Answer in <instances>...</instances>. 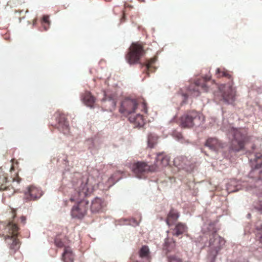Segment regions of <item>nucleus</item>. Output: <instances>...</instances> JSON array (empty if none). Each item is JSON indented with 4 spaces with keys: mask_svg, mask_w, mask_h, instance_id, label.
<instances>
[{
    "mask_svg": "<svg viewBox=\"0 0 262 262\" xmlns=\"http://www.w3.org/2000/svg\"><path fill=\"white\" fill-rule=\"evenodd\" d=\"M80 186L75 189L74 194L70 198L72 202L78 201V203L74 206L71 211V215L73 217L82 218L88 210V201L84 200V198L92 193L98 182L92 176L82 177L79 181Z\"/></svg>",
    "mask_w": 262,
    "mask_h": 262,
    "instance_id": "nucleus-1",
    "label": "nucleus"
},
{
    "mask_svg": "<svg viewBox=\"0 0 262 262\" xmlns=\"http://www.w3.org/2000/svg\"><path fill=\"white\" fill-rule=\"evenodd\" d=\"M145 53L142 43L133 42L125 55V59L129 64L139 63L141 68L145 67V69L143 72H145L148 76L150 73L155 71L156 68L153 65L157 61L158 58L157 56H154L146 60L145 62H140V59L145 54Z\"/></svg>",
    "mask_w": 262,
    "mask_h": 262,
    "instance_id": "nucleus-2",
    "label": "nucleus"
},
{
    "mask_svg": "<svg viewBox=\"0 0 262 262\" xmlns=\"http://www.w3.org/2000/svg\"><path fill=\"white\" fill-rule=\"evenodd\" d=\"M215 76L218 78L225 77L229 80V82L222 85L220 90L222 92L223 100L228 103H232L235 100V91L233 88V82L231 73L225 68H217Z\"/></svg>",
    "mask_w": 262,
    "mask_h": 262,
    "instance_id": "nucleus-3",
    "label": "nucleus"
},
{
    "mask_svg": "<svg viewBox=\"0 0 262 262\" xmlns=\"http://www.w3.org/2000/svg\"><path fill=\"white\" fill-rule=\"evenodd\" d=\"M229 132L233 137L231 142V148L234 151H239L243 149L245 144L250 139V136L248 135V130L246 128L231 127Z\"/></svg>",
    "mask_w": 262,
    "mask_h": 262,
    "instance_id": "nucleus-4",
    "label": "nucleus"
},
{
    "mask_svg": "<svg viewBox=\"0 0 262 262\" xmlns=\"http://www.w3.org/2000/svg\"><path fill=\"white\" fill-rule=\"evenodd\" d=\"M203 116L195 111L185 112L179 119V125L183 128H191L200 125L204 121Z\"/></svg>",
    "mask_w": 262,
    "mask_h": 262,
    "instance_id": "nucleus-5",
    "label": "nucleus"
},
{
    "mask_svg": "<svg viewBox=\"0 0 262 262\" xmlns=\"http://www.w3.org/2000/svg\"><path fill=\"white\" fill-rule=\"evenodd\" d=\"M224 244L225 241L223 238L215 232L212 233L209 240L210 249L208 254V258L210 262L215 261L217 255Z\"/></svg>",
    "mask_w": 262,
    "mask_h": 262,
    "instance_id": "nucleus-6",
    "label": "nucleus"
},
{
    "mask_svg": "<svg viewBox=\"0 0 262 262\" xmlns=\"http://www.w3.org/2000/svg\"><path fill=\"white\" fill-rule=\"evenodd\" d=\"M158 170V165H149L144 161H138L133 164L132 171L138 178H144L149 172H155Z\"/></svg>",
    "mask_w": 262,
    "mask_h": 262,
    "instance_id": "nucleus-7",
    "label": "nucleus"
},
{
    "mask_svg": "<svg viewBox=\"0 0 262 262\" xmlns=\"http://www.w3.org/2000/svg\"><path fill=\"white\" fill-rule=\"evenodd\" d=\"M8 230L9 235H8L10 241V249L11 250H13L15 252L18 250L20 247V243L19 240L17 238L18 234V227L16 224L12 223H9L6 228Z\"/></svg>",
    "mask_w": 262,
    "mask_h": 262,
    "instance_id": "nucleus-8",
    "label": "nucleus"
},
{
    "mask_svg": "<svg viewBox=\"0 0 262 262\" xmlns=\"http://www.w3.org/2000/svg\"><path fill=\"white\" fill-rule=\"evenodd\" d=\"M138 103L136 99L126 98L121 104L119 112L125 116L131 115L137 109Z\"/></svg>",
    "mask_w": 262,
    "mask_h": 262,
    "instance_id": "nucleus-9",
    "label": "nucleus"
},
{
    "mask_svg": "<svg viewBox=\"0 0 262 262\" xmlns=\"http://www.w3.org/2000/svg\"><path fill=\"white\" fill-rule=\"evenodd\" d=\"M42 195V191L34 185L26 188L24 192V200L26 201H35L40 198Z\"/></svg>",
    "mask_w": 262,
    "mask_h": 262,
    "instance_id": "nucleus-10",
    "label": "nucleus"
},
{
    "mask_svg": "<svg viewBox=\"0 0 262 262\" xmlns=\"http://www.w3.org/2000/svg\"><path fill=\"white\" fill-rule=\"evenodd\" d=\"M248 158L252 169H256L261 168L262 166L261 153L249 154Z\"/></svg>",
    "mask_w": 262,
    "mask_h": 262,
    "instance_id": "nucleus-11",
    "label": "nucleus"
},
{
    "mask_svg": "<svg viewBox=\"0 0 262 262\" xmlns=\"http://www.w3.org/2000/svg\"><path fill=\"white\" fill-rule=\"evenodd\" d=\"M105 206V203L104 200L96 197L91 202L90 210L93 213H99L102 211Z\"/></svg>",
    "mask_w": 262,
    "mask_h": 262,
    "instance_id": "nucleus-12",
    "label": "nucleus"
},
{
    "mask_svg": "<svg viewBox=\"0 0 262 262\" xmlns=\"http://www.w3.org/2000/svg\"><path fill=\"white\" fill-rule=\"evenodd\" d=\"M7 174L5 173H2L0 174V191H10V193H6V195L10 196L15 192L14 188L12 186L7 185Z\"/></svg>",
    "mask_w": 262,
    "mask_h": 262,
    "instance_id": "nucleus-13",
    "label": "nucleus"
},
{
    "mask_svg": "<svg viewBox=\"0 0 262 262\" xmlns=\"http://www.w3.org/2000/svg\"><path fill=\"white\" fill-rule=\"evenodd\" d=\"M57 128L63 134L69 133V123L63 114H57Z\"/></svg>",
    "mask_w": 262,
    "mask_h": 262,
    "instance_id": "nucleus-14",
    "label": "nucleus"
},
{
    "mask_svg": "<svg viewBox=\"0 0 262 262\" xmlns=\"http://www.w3.org/2000/svg\"><path fill=\"white\" fill-rule=\"evenodd\" d=\"M71 241L65 236L57 235L54 239V244L56 247L59 248L70 247Z\"/></svg>",
    "mask_w": 262,
    "mask_h": 262,
    "instance_id": "nucleus-15",
    "label": "nucleus"
},
{
    "mask_svg": "<svg viewBox=\"0 0 262 262\" xmlns=\"http://www.w3.org/2000/svg\"><path fill=\"white\" fill-rule=\"evenodd\" d=\"M205 145L214 151H217L223 147V144L216 138H209L206 140Z\"/></svg>",
    "mask_w": 262,
    "mask_h": 262,
    "instance_id": "nucleus-16",
    "label": "nucleus"
},
{
    "mask_svg": "<svg viewBox=\"0 0 262 262\" xmlns=\"http://www.w3.org/2000/svg\"><path fill=\"white\" fill-rule=\"evenodd\" d=\"M75 255L71 247H66L63 249L61 255V260L63 262H74Z\"/></svg>",
    "mask_w": 262,
    "mask_h": 262,
    "instance_id": "nucleus-17",
    "label": "nucleus"
},
{
    "mask_svg": "<svg viewBox=\"0 0 262 262\" xmlns=\"http://www.w3.org/2000/svg\"><path fill=\"white\" fill-rule=\"evenodd\" d=\"M179 212L174 209H170L166 219L167 224L170 226L174 224L179 217Z\"/></svg>",
    "mask_w": 262,
    "mask_h": 262,
    "instance_id": "nucleus-18",
    "label": "nucleus"
},
{
    "mask_svg": "<svg viewBox=\"0 0 262 262\" xmlns=\"http://www.w3.org/2000/svg\"><path fill=\"white\" fill-rule=\"evenodd\" d=\"M187 231V227L184 223L179 222L172 229V233L173 235L178 236Z\"/></svg>",
    "mask_w": 262,
    "mask_h": 262,
    "instance_id": "nucleus-19",
    "label": "nucleus"
},
{
    "mask_svg": "<svg viewBox=\"0 0 262 262\" xmlns=\"http://www.w3.org/2000/svg\"><path fill=\"white\" fill-rule=\"evenodd\" d=\"M129 121L136 126L142 127L145 124V119L143 115L138 114L136 116L130 115L128 117Z\"/></svg>",
    "mask_w": 262,
    "mask_h": 262,
    "instance_id": "nucleus-20",
    "label": "nucleus"
},
{
    "mask_svg": "<svg viewBox=\"0 0 262 262\" xmlns=\"http://www.w3.org/2000/svg\"><path fill=\"white\" fill-rule=\"evenodd\" d=\"M169 159L166 156H163L162 154H159L156 159V163L154 165H158V169L159 167L166 166L169 164Z\"/></svg>",
    "mask_w": 262,
    "mask_h": 262,
    "instance_id": "nucleus-21",
    "label": "nucleus"
},
{
    "mask_svg": "<svg viewBox=\"0 0 262 262\" xmlns=\"http://www.w3.org/2000/svg\"><path fill=\"white\" fill-rule=\"evenodd\" d=\"M83 100L87 106L93 107L95 99L90 92H86L84 94Z\"/></svg>",
    "mask_w": 262,
    "mask_h": 262,
    "instance_id": "nucleus-22",
    "label": "nucleus"
},
{
    "mask_svg": "<svg viewBox=\"0 0 262 262\" xmlns=\"http://www.w3.org/2000/svg\"><path fill=\"white\" fill-rule=\"evenodd\" d=\"M139 256L142 258H145L148 261L150 259L149 250L147 246H143L139 252Z\"/></svg>",
    "mask_w": 262,
    "mask_h": 262,
    "instance_id": "nucleus-23",
    "label": "nucleus"
},
{
    "mask_svg": "<svg viewBox=\"0 0 262 262\" xmlns=\"http://www.w3.org/2000/svg\"><path fill=\"white\" fill-rule=\"evenodd\" d=\"M201 88L202 90L207 91L206 85V83H203L201 85V82L200 81H197L195 85H194V89H193V92H192V95L193 96H198L200 94V88Z\"/></svg>",
    "mask_w": 262,
    "mask_h": 262,
    "instance_id": "nucleus-24",
    "label": "nucleus"
},
{
    "mask_svg": "<svg viewBox=\"0 0 262 262\" xmlns=\"http://www.w3.org/2000/svg\"><path fill=\"white\" fill-rule=\"evenodd\" d=\"M175 246V242L172 239L167 238L165 241L163 249L169 252L174 249Z\"/></svg>",
    "mask_w": 262,
    "mask_h": 262,
    "instance_id": "nucleus-25",
    "label": "nucleus"
},
{
    "mask_svg": "<svg viewBox=\"0 0 262 262\" xmlns=\"http://www.w3.org/2000/svg\"><path fill=\"white\" fill-rule=\"evenodd\" d=\"M184 160H185V158L183 157H182V156L177 157L174 159V160H173L174 165L177 167H178V166L182 167L183 165H182V163L184 161Z\"/></svg>",
    "mask_w": 262,
    "mask_h": 262,
    "instance_id": "nucleus-26",
    "label": "nucleus"
},
{
    "mask_svg": "<svg viewBox=\"0 0 262 262\" xmlns=\"http://www.w3.org/2000/svg\"><path fill=\"white\" fill-rule=\"evenodd\" d=\"M104 103H106V104L105 105L106 106L107 105V104H108L110 105L107 110L110 111H111L113 108H114L116 106V102L114 99H105L104 100Z\"/></svg>",
    "mask_w": 262,
    "mask_h": 262,
    "instance_id": "nucleus-27",
    "label": "nucleus"
},
{
    "mask_svg": "<svg viewBox=\"0 0 262 262\" xmlns=\"http://www.w3.org/2000/svg\"><path fill=\"white\" fill-rule=\"evenodd\" d=\"M168 262H183L181 258L176 255H171L168 257Z\"/></svg>",
    "mask_w": 262,
    "mask_h": 262,
    "instance_id": "nucleus-28",
    "label": "nucleus"
},
{
    "mask_svg": "<svg viewBox=\"0 0 262 262\" xmlns=\"http://www.w3.org/2000/svg\"><path fill=\"white\" fill-rule=\"evenodd\" d=\"M115 174H113L108 180V182L109 183L108 185V187H110L114 185L118 180H115L114 179Z\"/></svg>",
    "mask_w": 262,
    "mask_h": 262,
    "instance_id": "nucleus-29",
    "label": "nucleus"
},
{
    "mask_svg": "<svg viewBox=\"0 0 262 262\" xmlns=\"http://www.w3.org/2000/svg\"><path fill=\"white\" fill-rule=\"evenodd\" d=\"M41 23H50L49 16L44 15L42 17Z\"/></svg>",
    "mask_w": 262,
    "mask_h": 262,
    "instance_id": "nucleus-30",
    "label": "nucleus"
},
{
    "mask_svg": "<svg viewBox=\"0 0 262 262\" xmlns=\"http://www.w3.org/2000/svg\"><path fill=\"white\" fill-rule=\"evenodd\" d=\"M42 27L43 28L44 30L47 31L50 26V23H41Z\"/></svg>",
    "mask_w": 262,
    "mask_h": 262,
    "instance_id": "nucleus-31",
    "label": "nucleus"
},
{
    "mask_svg": "<svg viewBox=\"0 0 262 262\" xmlns=\"http://www.w3.org/2000/svg\"><path fill=\"white\" fill-rule=\"evenodd\" d=\"M13 181H16L18 184L20 183L21 181V178H19L18 176L16 178H13Z\"/></svg>",
    "mask_w": 262,
    "mask_h": 262,
    "instance_id": "nucleus-32",
    "label": "nucleus"
},
{
    "mask_svg": "<svg viewBox=\"0 0 262 262\" xmlns=\"http://www.w3.org/2000/svg\"><path fill=\"white\" fill-rule=\"evenodd\" d=\"M256 237L258 238L259 242L262 243V234L260 233H257L256 235Z\"/></svg>",
    "mask_w": 262,
    "mask_h": 262,
    "instance_id": "nucleus-33",
    "label": "nucleus"
},
{
    "mask_svg": "<svg viewBox=\"0 0 262 262\" xmlns=\"http://www.w3.org/2000/svg\"><path fill=\"white\" fill-rule=\"evenodd\" d=\"M132 221L133 223V225H134V226L138 225V224H139L138 222L137 221H136L135 219H133Z\"/></svg>",
    "mask_w": 262,
    "mask_h": 262,
    "instance_id": "nucleus-34",
    "label": "nucleus"
},
{
    "mask_svg": "<svg viewBox=\"0 0 262 262\" xmlns=\"http://www.w3.org/2000/svg\"><path fill=\"white\" fill-rule=\"evenodd\" d=\"M148 146L152 148L154 147V144L152 143V144L150 143L149 139H148Z\"/></svg>",
    "mask_w": 262,
    "mask_h": 262,
    "instance_id": "nucleus-35",
    "label": "nucleus"
},
{
    "mask_svg": "<svg viewBox=\"0 0 262 262\" xmlns=\"http://www.w3.org/2000/svg\"><path fill=\"white\" fill-rule=\"evenodd\" d=\"M23 11H24V10H19V9H18L17 10H16L15 12H18L20 14L22 12H23Z\"/></svg>",
    "mask_w": 262,
    "mask_h": 262,
    "instance_id": "nucleus-36",
    "label": "nucleus"
},
{
    "mask_svg": "<svg viewBox=\"0 0 262 262\" xmlns=\"http://www.w3.org/2000/svg\"><path fill=\"white\" fill-rule=\"evenodd\" d=\"M142 106H143V108L144 110V111L145 112H147V109H146V107L145 106V104L144 103V104H142Z\"/></svg>",
    "mask_w": 262,
    "mask_h": 262,
    "instance_id": "nucleus-37",
    "label": "nucleus"
},
{
    "mask_svg": "<svg viewBox=\"0 0 262 262\" xmlns=\"http://www.w3.org/2000/svg\"><path fill=\"white\" fill-rule=\"evenodd\" d=\"M121 21L122 22L125 21V15H124V14H123V16H122V17L121 19Z\"/></svg>",
    "mask_w": 262,
    "mask_h": 262,
    "instance_id": "nucleus-38",
    "label": "nucleus"
},
{
    "mask_svg": "<svg viewBox=\"0 0 262 262\" xmlns=\"http://www.w3.org/2000/svg\"><path fill=\"white\" fill-rule=\"evenodd\" d=\"M209 79H210V78H208L207 79V80H209ZM203 81H207V79L206 78L205 79H203Z\"/></svg>",
    "mask_w": 262,
    "mask_h": 262,
    "instance_id": "nucleus-39",
    "label": "nucleus"
},
{
    "mask_svg": "<svg viewBox=\"0 0 262 262\" xmlns=\"http://www.w3.org/2000/svg\"><path fill=\"white\" fill-rule=\"evenodd\" d=\"M13 169H14V167L13 166H12L11 167L10 170L12 171Z\"/></svg>",
    "mask_w": 262,
    "mask_h": 262,
    "instance_id": "nucleus-40",
    "label": "nucleus"
},
{
    "mask_svg": "<svg viewBox=\"0 0 262 262\" xmlns=\"http://www.w3.org/2000/svg\"><path fill=\"white\" fill-rule=\"evenodd\" d=\"M28 10L27 9L25 10V13L28 12Z\"/></svg>",
    "mask_w": 262,
    "mask_h": 262,
    "instance_id": "nucleus-41",
    "label": "nucleus"
}]
</instances>
